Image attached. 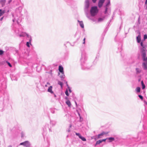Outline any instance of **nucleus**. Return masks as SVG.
Segmentation results:
<instances>
[{"label": "nucleus", "instance_id": "9b49d317", "mask_svg": "<svg viewBox=\"0 0 147 147\" xmlns=\"http://www.w3.org/2000/svg\"><path fill=\"white\" fill-rule=\"evenodd\" d=\"M66 103L68 105L69 107H70L71 106V103L70 101H69V100H67L66 102Z\"/></svg>", "mask_w": 147, "mask_h": 147}, {"label": "nucleus", "instance_id": "5701e85b", "mask_svg": "<svg viewBox=\"0 0 147 147\" xmlns=\"http://www.w3.org/2000/svg\"><path fill=\"white\" fill-rule=\"evenodd\" d=\"M6 62L8 64V65L10 67H12V65H11V64L9 62H8V61H6Z\"/></svg>", "mask_w": 147, "mask_h": 147}, {"label": "nucleus", "instance_id": "ea45409f", "mask_svg": "<svg viewBox=\"0 0 147 147\" xmlns=\"http://www.w3.org/2000/svg\"><path fill=\"white\" fill-rule=\"evenodd\" d=\"M45 87H47V85H45Z\"/></svg>", "mask_w": 147, "mask_h": 147}, {"label": "nucleus", "instance_id": "0eeeda50", "mask_svg": "<svg viewBox=\"0 0 147 147\" xmlns=\"http://www.w3.org/2000/svg\"><path fill=\"white\" fill-rule=\"evenodd\" d=\"M137 42L138 43H140L141 41V36L140 33V32H139V35L137 37Z\"/></svg>", "mask_w": 147, "mask_h": 147}, {"label": "nucleus", "instance_id": "cd10ccee", "mask_svg": "<svg viewBox=\"0 0 147 147\" xmlns=\"http://www.w3.org/2000/svg\"><path fill=\"white\" fill-rule=\"evenodd\" d=\"M144 39H146L147 38V35H144Z\"/></svg>", "mask_w": 147, "mask_h": 147}, {"label": "nucleus", "instance_id": "f8f14e48", "mask_svg": "<svg viewBox=\"0 0 147 147\" xmlns=\"http://www.w3.org/2000/svg\"><path fill=\"white\" fill-rule=\"evenodd\" d=\"M58 84L60 85L61 88H62L63 85V83L61 81H58Z\"/></svg>", "mask_w": 147, "mask_h": 147}, {"label": "nucleus", "instance_id": "79ce46f5", "mask_svg": "<svg viewBox=\"0 0 147 147\" xmlns=\"http://www.w3.org/2000/svg\"><path fill=\"white\" fill-rule=\"evenodd\" d=\"M85 38H84V40H85Z\"/></svg>", "mask_w": 147, "mask_h": 147}, {"label": "nucleus", "instance_id": "b1692460", "mask_svg": "<svg viewBox=\"0 0 147 147\" xmlns=\"http://www.w3.org/2000/svg\"><path fill=\"white\" fill-rule=\"evenodd\" d=\"M65 93L66 95L67 96H69V94H68V90H66L65 92Z\"/></svg>", "mask_w": 147, "mask_h": 147}, {"label": "nucleus", "instance_id": "473e14b6", "mask_svg": "<svg viewBox=\"0 0 147 147\" xmlns=\"http://www.w3.org/2000/svg\"><path fill=\"white\" fill-rule=\"evenodd\" d=\"M107 7H106V9H105V13H106L107 12Z\"/></svg>", "mask_w": 147, "mask_h": 147}, {"label": "nucleus", "instance_id": "4c0bfd02", "mask_svg": "<svg viewBox=\"0 0 147 147\" xmlns=\"http://www.w3.org/2000/svg\"><path fill=\"white\" fill-rule=\"evenodd\" d=\"M47 84L49 85H50V83H49V82H47Z\"/></svg>", "mask_w": 147, "mask_h": 147}, {"label": "nucleus", "instance_id": "4468645a", "mask_svg": "<svg viewBox=\"0 0 147 147\" xmlns=\"http://www.w3.org/2000/svg\"><path fill=\"white\" fill-rule=\"evenodd\" d=\"M136 90L137 92H140V88L139 87H137L136 88Z\"/></svg>", "mask_w": 147, "mask_h": 147}, {"label": "nucleus", "instance_id": "f03ea898", "mask_svg": "<svg viewBox=\"0 0 147 147\" xmlns=\"http://www.w3.org/2000/svg\"><path fill=\"white\" fill-rule=\"evenodd\" d=\"M90 11L92 16H95L98 12L97 7L96 6H94L92 7Z\"/></svg>", "mask_w": 147, "mask_h": 147}, {"label": "nucleus", "instance_id": "72a5a7b5", "mask_svg": "<svg viewBox=\"0 0 147 147\" xmlns=\"http://www.w3.org/2000/svg\"><path fill=\"white\" fill-rule=\"evenodd\" d=\"M68 89L69 91L70 92H71V90L69 87H68Z\"/></svg>", "mask_w": 147, "mask_h": 147}, {"label": "nucleus", "instance_id": "f704fd0d", "mask_svg": "<svg viewBox=\"0 0 147 147\" xmlns=\"http://www.w3.org/2000/svg\"><path fill=\"white\" fill-rule=\"evenodd\" d=\"M96 0H92L93 2L94 3H95L96 1Z\"/></svg>", "mask_w": 147, "mask_h": 147}, {"label": "nucleus", "instance_id": "c756f323", "mask_svg": "<svg viewBox=\"0 0 147 147\" xmlns=\"http://www.w3.org/2000/svg\"><path fill=\"white\" fill-rule=\"evenodd\" d=\"M110 3V1H109L108 3H107V4L106 6L107 7L109 5V4Z\"/></svg>", "mask_w": 147, "mask_h": 147}, {"label": "nucleus", "instance_id": "c03bdc74", "mask_svg": "<svg viewBox=\"0 0 147 147\" xmlns=\"http://www.w3.org/2000/svg\"><path fill=\"white\" fill-rule=\"evenodd\" d=\"M146 1H147V0H146Z\"/></svg>", "mask_w": 147, "mask_h": 147}, {"label": "nucleus", "instance_id": "39448f33", "mask_svg": "<svg viewBox=\"0 0 147 147\" xmlns=\"http://www.w3.org/2000/svg\"><path fill=\"white\" fill-rule=\"evenodd\" d=\"M89 6V3L88 0H86L85 2V8L87 9Z\"/></svg>", "mask_w": 147, "mask_h": 147}, {"label": "nucleus", "instance_id": "423d86ee", "mask_svg": "<svg viewBox=\"0 0 147 147\" xmlns=\"http://www.w3.org/2000/svg\"><path fill=\"white\" fill-rule=\"evenodd\" d=\"M25 35H26L28 37H29L30 36L28 34L26 33H22L21 34L19 35V36L20 37L22 36H24Z\"/></svg>", "mask_w": 147, "mask_h": 147}, {"label": "nucleus", "instance_id": "a878e982", "mask_svg": "<svg viewBox=\"0 0 147 147\" xmlns=\"http://www.w3.org/2000/svg\"><path fill=\"white\" fill-rule=\"evenodd\" d=\"M109 132H102V134L103 135H106V134H107Z\"/></svg>", "mask_w": 147, "mask_h": 147}, {"label": "nucleus", "instance_id": "412c9836", "mask_svg": "<svg viewBox=\"0 0 147 147\" xmlns=\"http://www.w3.org/2000/svg\"><path fill=\"white\" fill-rule=\"evenodd\" d=\"M61 74H62V75L61 76H60V77L61 79H63L64 78V73H61Z\"/></svg>", "mask_w": 147, "mask_h": 147}, {"label": "nucleus", "instance_id": "c85d7f7f", "mask_svg": "<svg viewBox=\"0 0 147 147\" xmlns=\"http://www.w3.org/2000/svg\"><path fill=\"white\" fill-rule=\"evenodd\" d=\"M5 63V61H4L2 62L1 63H0V65H4Z\"/></svg>", "mask_w": 147, "mask_h": 147}, {"label": "nucleus", "instance_id": "bb28decb", "mask_svg": "<svg viewBox=\"0 0 147 147\" xmlns=\"http://www.w3.org/2000/svg\"><path fill=\"white\" fill-rule=\"evenodd\" d=\"M138 96L141 99V100H143V96L141 95H138Z\"/></svg>", "mask_w": 147, "mask_h": 147}, {"label": "nucleus", "instance_id": "dca6fc26", "mask_svg": "<svg viewBox=\"0 0 147 147\" xmlns=\"http://www.w3.org/2000/svg\"><path fill=\"white\" fill-rule=\"evenodd\" d=\"M102 142V141H101V140H99L98 141H97L96 143V145L97 144H100V143Z\"/></svg>", "mask_w": 147, "mask_h": 147}, {"label": "nucleus", "instance_id": "ddd939ff", "mask_svg": "<svg viewBox=\"0 0 147 147\" xmlns=\"http://www.w3.org/2000/svg\"><path fill=\"white\" fill-rule=\"evenodd\" d=\"M76 135L78 136L80 139L83 140V137L80 136V135L79 133H76Z\"/></svg>", "mask_w": 147, "mask_h": 147}, {"label": "nucleus", "instance_id": "2eb2a0df", "mask_svg": "<svg viewBox=\"0 0 147 147\" xmlns=\"http://www.w3.org/2000/svg\"><path fill=\"white\" fill-rule=\"evenodd\" d=\"M141 84L142 85V89H144L145 88V85L144 84V82L142 81H141Z\"/></svg>", "mask_w": 147, "mask_h": 147}, {"label": "nucleus", "instance_id": "2f4dec72", "mask_svg": "<svg viewBox=\"0 0 147 147\" xmlns=\"http://www.w3.org/2000/svg\"><path fill=\"white\" fill-rule=\"evenodd\" d=\"M107 139H103V140H101V141H102V142H105L106 140Z\"/></svg>", "mask_w": 147, "mask_h": 147}, {"label": "nucleus", "instance_id": "7ed1b4c3", "mask_svg": "<svg viewBox=\"0 0 147 147\" xmlns=\"http://www.w3.org/2000/svg\"><path fill=\"white\" fill-rule=\"evenodd\" d=\"M20 144V145H23L26 147H29L30 145V143L28 141H26L24 142L21 143Z\"/></svg>", "mask_w": 147, "mask_h": 147}, {"label": "nucleus", "instance_id": "393cba45", "mask_svg": "<svg viewBox=\"0 0 147 147\" xmlns=\"http://www.w3.org/2000/svg\"><path fill=\"white\" fill-rule=\"evenodd\" d=\"M136 71L138 73H140V70L138 68L136 69Z\"/></svg>", "mask_w": 147, "mask_h": 147}, {"label": "nucleus", "instance_id": "7c9ffc66", "mask_svg": "<svg viewBox=\"0 0 147 147\" xmlns=\"http://www.w3.org/2000/svg\"><path fill=\"white\" fill-rule=\"evenodd\" d=\"M141 46L143 47L144 48V47H143V44L142 42H141L140 43Z\"/></svg>", "mask_w": 147, "mask_h": 147}, {"label": "nucleus", "instance_id": "a211bd4d", "mask_svg": "<svg viewBox=\"0 0 147 147\" xmlns=\"http://www.w3.org/2000/svg\"><path fill=\"white\" fill-rule=\"evenodd\" d=\"M103 135L102 133H101L100 134H98V139L101 138V136H102Z\"/></svg>", "mask_w": 147, "mask_h": 147}, {"label": "nucleus", "instance_id": "58836bf2", "mask_svg": "<svg viewBox=\"0 0 147 147\" xmlns=\"http://www.w3.org/2000/svg\"><path fill=\"white\" fill-rule=\"evenodd\" d=\"M23 137V135L22 134V137Z\"/></svg>", "mask_w": 147, "mask_h": 147}, {"label": "nucleus", "instance_id": "a19ab883", "mask_svg": "<svg viewBox=\"0 0 147 147\" xmlns=\"http://www.w3.org/2000/svg\"><path fill=\"white\" fill-rule=\"evenodd\" d=\"M8 147H11V146H9Z\"/></svg>", "mask_w": 147, "mask_h": 147}, {"label": "nucleus", "instance_id": "20e7f679", "mask_svg": "<svg viewBox=\"0 0 147 147\" xmlns=\"http://www.w3.org/2000/svg\"><path fill=\"white\" fill-rule=\"evenodd\" d=\"M105 0H100L98 3V6L99 7H101L103 3L104 2Z\"/></svg>", "mask_w": 147, "mask_h": 147}, {"label": "nucleus", "instance_id": "37998d69", "mask_svg": "<svg viewBox=\"0 0 147 147\" xmlns=\"http://www.w3.org/2000/svg\"><path fill=\"white\" fill-rule=\"evenodd\" d=\"M2 19H3V18H1V20H2Z\"/></svg>", "mask_w": 147, "mask_h": 147}, {"label": "nucleus", "instance_id": "4be33fe9", "mask_svg": "<svg viewBox=\"0 0 147 147\" xmlns=\"http://www.w3.org/2000/svg\"><path fill=\"white\" fill-rule=\"evenodd\" d=\"M4 53V51L2 50H0V55H3Z\"/></svg>", "mask_w": 147, "mask_h": 147}, {"label": "nucleus", "instance_id": "e433bc0d", "mask_svg": "<svg viewBox=\"0 0 147 147\" xmlns=\"http://www.w3.org/2000/svg\"><path fill=\"white\" fill-rule=\"evenodd\" d=\"M86 139L83 138V141H86Z\"/></svg>", "mask_w": 147, "mask_h": 147}, {"label": "nucleus", "instance_id": "aec40b11", "mask_svg": "<svg viewBox=\"0 0 147 147\" xmlns=\"http://www.w3.org/2000/svg\"><path fill=\"white\" fill-rule=\"evenodd\" d=\"M78 21L79 22L80 26L82 28H83V23L82 22H80L78 20Z\"/></svg>", "mask_w": 147, "mask_h": 147}, {"label": "nucleus", "instance_id": "c9c22d12", "mask_svg": "<svg viewBox=\"0 0 147 147\" xmlns=\"http://www.w3.org/2000/svg\"><path fill=\"white\" fill-rule=\"evenodd\" d=\"M11 1V0H9L8 2V3H10Z\"/></svg>", "mask_w": 147, "mask_h": 147}, {"label": "nucleus", "instance_id": "f257e3e1", "mask_svg": "<svg viewBox=\"0 0 147 147\" xmlns=\"http://www.w3.org/2000/svg\"><path fill=\"white\" fill-rule=\"evenodd\" d=\"M142 58L143 61H144L142 63V65L144 69H147V57H146V54L144 50L142 51Z\"/></svg>", "mask_w": 147, "mask_h": 147}, {"label": "nucleus", "instance_id": "f3484780", "mask_svg": "<svg viewBox=\"0 0 147 147\" xmlns=\"http://www.w3.org/2000/svg\"><path fill=\"white\" fill-rule=\"evenodd\" d=\"M5 13L4 11H2L1 9H0V16L2 15Z\"/></svg>", "mask_w": 147, "mask_h": 147}, {"label": "nucleus", "instance_id": "9d476101", "mask_svg": "<svg viewBox=\"0 0 147 147\" xmlns=\"http://www.w3.org/2000/svg\"><path fill=\"white\" fill-rule=\"evenodd\" d=\"M30 38V42H27V43H26V45L28 47H30V45H29V44L30 43V41L31 40V36H30L29 37Z\"/></svg>", "mask_w": 147, "mask_h": 147}, {"label": "nucleus", "instance_id": "6e6552de", "mask_svg": "<svg viewBox=\"0 0 147 147\" xmlns=\"http://www.w3.org/2000/svg\"><path fill=\"white\" fill-rule=\"evenodd\" d=\"M59 70L61 73H63V68L61 66H59Z\"/></svg>", "mask_w": 147, "mask_h": 147}, {"label": "nucleus", "instance_id": "6ab92c4d", "mask_svg": "<svg viewBox=\"0 0 147 147\" xmlns=\"http://www.w3.org/2000/svg\"><path fill=\"white\" fill-rule=\"evenodd\" d=\"M108 139L109 140H110V142H111L112 141H113L114 140V138H111V137L109 138H108Z\"/></svg>", "mask_w": 147, "mask_h": 147}, {"label": "nucleus", "instance_id": "1a4fd4ad", "mask_svg": "<svg viewBox=\"0 0 147 147\" xmlns=\"http://www.w3.org/2000/svg\"><path fill=\"white\" fill-rule=\"evenodd\" d=\"M52 86H50L48 88V92H50L51 93L53 94V92L52 90Z\"/></svg>", "mask_w": 147, "mask_h": 147}]
</instances>
